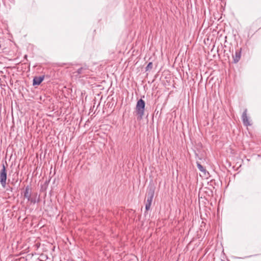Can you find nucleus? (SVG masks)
<instances>
[{
  "label": "nucleus",
  "instance_id": "11",
  "mask_svg": "<svg viewBox=\"0 0 261 261\" xmlns=\"http://www.w3.org/2000/svg\"><path fill=\"white\" fill-rule=\"evenodd\" d=\"M153 64L152 62H149L147 66L146 67V71H148L151 70L152 68Z\"/></svg>",
  "mask_w": 261,
  "mask_h": 261
},
{
  "label": "nucleus",
  "instance_id": "7",
  "mask_svg": "<svg viewBox=\"0 0 261 261\" xmlns=\"http://www.w3.org/2000/svg\"><path fill=\"white\" fill-rule=\"evenodd\" d=\"M241 48L237 50L235 52L234 55H232L233 60L234 63H238L240 60L241 57Z\"/></svg>",
  "mask_w": 261,
  "mask_h": 261
},
{
  "label": "nucleus",
  "instance_id": "5",
  "mask_svg": "<svg viewBox=\"0 0 261 261\" xmlns=\"http://www.w3.org/2000/svg\"><path fill=\"white\" fill-rule=\"evenodd\" d=\"M247 110L245 109L244 110L242 115V119L243 122V124L245 126H249L251 124L249 120V118L247 116Z\"/></svg>",
  "mask_w": 261,
  "mask_h": 261
},
{
  "label": "nucleus",
  "instance_id": "6",
  "mask_svg": "<svg viewBox=\"0 0 261 261\" xmlns=\"http://www.w3.org/2000/svg\"><path fill=\"white\" fill-rule=\"evenodd\" d=\"M155 188L153 186H149L147 190V198L152 199L154 195Z\"/></svg>",
  "mask_w": 261,
  "mask_h": 261
},
{
  "label": "nucleus",
  "instance_id": "2",
  "mask_svg": "<svg viewBox=\"0 0 261 261\" xmlns=\"http://www.w3.org/2000/svg\"><path fill=\"white\" fill-rule=\"evenodd\" d=\"M145 102L142 99L138 100L136 106V113L138 117L137 119L141 120L144 115Z\"/></svg>",
  "mask_w": 261,
  "mask_h": 261
},
{
  "label": "nucleus",
  "instance_id": "3",
  "mask_svg": "<svg viewBox=\"0 0 261 261\" xmlns=\"http://www.w3.org/2000/svg\"><path fill=\"white\" fill-rule=\"evenodd\" d=\"M89 73V69L86 66H85L78 69L77 70L74 72L73 73L75 74V76L77 78L80 79L83 77L86 76L87 75H88Z\"/></svg>",
  "mask_w": 261,
  "mask_h": 261
},
{
  "label": "nucleus",
  "instance_id": "4",
  "mask_svg": "<svg viewBox=\"0 0 261 261\" xmlns=\"http://www.w3.org/2000/svg\"><path fill=\"white\" fill-rule=\"evenodd\" d=\"M7 171L5 165H3V168L0 171V182L2 186L5 188L6 186Z\"/></svg>",
  "mask_w": 261,
  "mask_h": 261
},
{
  "label": "nucleus",
  "instance_id": "10",
  "mask_svg": "<svg viewBox=\"0 0 261 261\" xmlns=\"http://www.w3.org/2000/svg\"><path fill=\"white\" fill-rule=\"evenodd\" d=\"M197 166L198 169L204 173L206 172V170L204 169V168L198 162H197Z\"/></svg>",
  "mask_w": 261,
  "mask_h": 261
},
{
  "label": "nucleus",
  "instance_id": "1",
  "mask_svg": "<svg viewBox=\"0 0 261 261\" xmlns=\"http://www.w3.org/2000/svg\"><path fill=\"white\" fill-rule=\"evenodd\" d=\"M24 198H26L28 201L35 204L39 202V197L38 196L37 193H32V189L30 186L25 187L23 192Z\"/></svg>",
  "mask_w": 261,
  "mask_h": 261
},
{
  "label": "nucleus",
  "instance_id": "8",
  "mask_svg": "<svg viewBox=\"0 0 261 261\" xmlns=\"http://www.w3.org/2000/svg\"><path fill=\"white\" fill-rule=\"evenodd\" d=\"M44 79V76H35L33 81V85H39Z\"/></svg>",
  "mask_w": 261,
  "mask_h": 261
},
{
  "label": "nucleus",
  "instance_id": "9",
  "mask_svg": "<svg viewBox=\"0 0 261 261\" xmlns=\"http://www.w3.org/2000/svg\"><path fill=\"white\" fill-rule=\"evenodd\" d=\"M152 200V199L147 198L145 204V209L146 211H148L150 209Z\"/></svg>",
  "mask_w": 261,
  "mask_h": 261
}]
</instances>
